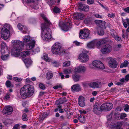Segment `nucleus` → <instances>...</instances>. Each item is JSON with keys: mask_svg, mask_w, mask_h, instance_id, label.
Segmentation results:
<instances>
[{"mask_svg": "<svg viewBox=\"0 0 129 129\" xmlns=\"http://www.w3.org/2000/svg\"><path fill=\"white\" fill-rule=\"evenodd\" d=\"M92 64L99 69H103L105 68L103 64L101 62L98 61H95L92 62Z\"/></svg>", "mask_w": 129, "mask_h": 129, "instance_id": "obj_14", "label": "nucleus"}, {"mask_svg": "<svg viewBox=\"0 0 129 129\" xmlns=\"http://www.w3.org/2000/svg\"><path fill=\"white\" fill-rule=\"evenodd\" d=\"M34 86L29 84L24 85L20 90V93L22 98L25 99L32 95L34 92Z\"/></svg>", "mask_w": 129, "mask_h": 129, "instance_id": "obj_3", "label": "nucleus"}, {"mask_svg": "<svg viewBox=\"0 0 129 129\" xmlns=\"http://www.w3.org/2000/svg\"><path fill=\"white\" fill-rule=\"evenodd\" d=\"M104 29H102V28L98 29V33L99 35L102 36L104 35V32L103 30Z\"/></svg>", "mask_w": 129, "mask_h": 129, "instance_id": "obj_43", "label": "nucleus"}, {"mask_svg": "<svg viewBox=\"0 0 129 129\" xmlns=\"http://www.w3.org/2000/svg\"><path fill=\"white\" fill-rule=\"evenodd\" d=\"M108 16L111 18H113L115 16V15L114 13L109 14L108 15Z\"/></svg>", "mask_w": 129, "mask_h": 129, "instance_id": "obj_58", "label": "nucleus"}, {"mask_svg": "<svg viewBox=\"0 0 129 129\" xmlns=\"http://www.w3.org/2000/svg\"><path fill=\"white\" fill-rule=\"evenodd\" d=\"M129 63L127 60H125L123 63H122L120 66V67L121 68L123 67H126L128 65Z\"/></svg>", "mask_w": 129, "mask_h": 129, "instance_id": "obj_37", "label": "nucleus"}, {"mask_svg": "<svg viewBox=\"0 0 129 129\" xmlns=\"http://www.w3.org/2000/svg\"><path fill=\"white\" fill-rule=\"evenodd\" d=\"M94 2V0H87V3L88 4H93Z\"/></svg>", "mask_w": 129, "mask_h": 129, "instance_id": "obj_62", "label": "nucleus"}, {"mask_svg": "<svg viewBox=\"0 0 129 129\" xmlns=\"http://www.w3.org/2000/svg\"><path fill=\"white\" fill-rule=\"evenodd\" d=\"M32 8H34V9L36 10L38 9H39V6L38 5V4H35L33 6Z\"/></svg>", "mask_w": 129, "mask_h": 129, "instance_id": "obj_60", "label": "nucleus"}, {"mask_svg": "<svg viewBox=\"0 0 129 129\" xmlns=\"http://www.w3.org/2000/svg\"><path fill=\"white\" fill-rule=\"evenodd\" d=\"M113 113V112H112L108 116L107 118L108 120L110 121L111 119Z\"/></svg>", "mask_w": 129, "mask_h": 129, "instance_id": "obj_54", "label": "nucleus"}, {"mask_svg": "<svg viewBox=\"0 0 129 129\" xmlns=\"http://www.w3.org/2000/svg\"><path fill=\"white\" fill-rule=\"evenodd\" d=\"M106 103L103 104L101 106L100 105V107L101 110L102 111H106Z\"/></svg>", "mask_w": 129, "mask_h": 129, "instance_id": "obj_39", "label": "nucleus"}, {"mask_svg": "<svg viewBox=\"0 0 129 129\" xmlns=\"http://www.w3.org/2000/svg\"><path fill=\"white\" fill-rule=\"evenodd\" d=\"M1 37L4 39H7L9 37L10 31L1 29Z\"/></svg>", "mask_w": 129, "mask_h": 129, "instance_id": "obj_13", "label": "nucleus"}, {"mask_svg": "<svg viewBox=\"0 0 129 129\" xmlns=\"http://www.w3.org/2000/svg\"><path fill=\"white\" fill-rule=\"evenodd\" d=\"M17 27L20 30H23L22 32L24 33H25L27 30V29L26 27H24V26L21 25L20 24H19Z\"/></svg>", "mask_w": 129, "mask_h": 129, "instance_id": "obj_24", "label": "nucleus"}, {"mask_svg": "<svg viewBox=\"0 0 129 129\" xmlns=\"http://www.w3.org/2000/svg\"><path fill=\"white\" fill-rule=\"evenodd\" d=\"M13 111V109L11 106H8L4 108L2 112L3 115H6L11 114Z\"/></svg>", "mask_w": 129, "mask_h": 129, "instance_id": "obj_10", "label": "nucleus"}, {"mask_svg": "<svg viewBox=\"0 0 129 129\" xmlns=\"http://www.w3.org/2000/svg\"><path fill=\"white\" fill-rule=\"evenodd\" d=\"M90 83L84 82L83 83L82 85L84 87L87 86H89L90 87Z\"/></svg>", "mask_w": 129, "mask_h": 129, "instance_id": "obj_59", "label": "nucleus"}, {"mask_svg": "<svg viewBox=\"0 0 129 129\" xmlns=\"http://www.w3.org/2000/svg\"><path fill=\"white\" fill-rule=\"evenodd\" d=\"M5 85L7 88L13 87V85H12L11 82L9 80H7L6 81Z\"/></svg>", "mask_w": 129, "mask_h": 129, "instance_id": "obj_35", "label": "nucleus"}, {"mask_svg": "<svg viewBox=\"0 0 129 129\" xmlns=\"http://www.w3.org/2000/svg\"><path fill=\"white\" fill-rule=\"evenodd\" d=\"M114 38L117 41H120L121 40V39L119 37L117 36V35L116 36H115Z\"/></svg>", "mask_w": 129, "mask_h": 129, "instance_id": "obj_61", "label": "nucleus"}, {"mask_svg": "<svg viewBox=\"0 0 129 129\" xmlns=\"http://www.w3.org/2000/svg\"><path fill=\"white\" fill-rule=\"evenodd\" d=\"M35 44V42L34 40H33L29 43L27 44L26 48L28 50L32 49L34 47Z\"/></svg>", "mask_w": 129, "mask_h": 129, "instance_id": "obj_18", "label": "nucleus"}, {"mask_svg": "<svg viewBox=\"0 0 129 129\" xmlns=\"http://www.w3.org/2000/svg\"><path fill=\"white\" fill-rule=\"evenodd\" d=\"M111 34L113 37H114L115 36H116L117 35V33L114 30H111Z\"/></svg>", "mask_w": 129, "mask_h": 129, "instance_id": "obj_46", "label": "nucleus"}, {"mask_svg": "<svg viewBox=\"0 0 129 129\" xmlns=\"http://www.w3.org/2000/svg\"><path fill=\"white\" fill-rule=\"evenodd\" d=\"M107 59L109 60V65L110 67L114 68L117 67L118 63L114 58L111 57H108Z\"/></svg>", "mask_w": 129, "mask_h": 129, "instance_id": "obj_8", "label": "nucleus"}, {"mask_svg": "<svg viewBox=\"0 0 129 129\" xmlns=\"http://www.w3.org/2000/svg\"><path fill=\"white\" fill-rule=\"evenodd\" d=\"M70 62L69 61H66L63 63V65L64 67H68L70 65Z\"/></svg>", "mask_w": 129, "mask_h": 129, "instance_id": "obj_45", "label": "nucleus"}, {"mask_svg": "<svg viewBox=\"0 0 129 129\" xmlns=\"http://www.w3.org/2000/svg\"><path fill=\"white\" fill-rule=\"evenodd\" d=\"M40 51V49L38 47H36L33 50V51L34 53H36L39 52Z\"/></svg>", "mask_w": 129, "mask_h": 129, "instance_id": "obj_50", "label": "nucleus"}, {"mask_svg": "<svg viewBox=\"0 0 129 129\" xmlns=\"http://www.w3.org/2000/svg\"><path fill=\"white\" fill-rule=\"evenodd\" d=\"M30 54V51H25L23 52H22L21 53H20V52L19 53L17 56H15L17 57L20 55L21 56L23 57H25L28 56Z\"/></svg>", "mask_w": 129, "mask_h": 129, "instance_id": "obj_21", "label": "nucleus"}, {"mask_svg": "<svg viewBox=\"0 0 129 129\" xmlns=\"http://www.w3.org/2000/svg\"><path fill=\"white\" fill-rule=\"evenodd\" d=\"M10 94L9 93H7L5 96L4 97V99H6V100L10 98Z\"/></svg>", "mask_w": 129, "mask_h": 129, "instance_id": "obj_55", "label": "nucleus"}, {"mask_svg": "<svg viewBox=\"0 0 129 129\" xmlns=\"http://www.w3.org/2000/svg\"><path fill=\"white\" fill-rule=\"evenodd\" d=\"M122 125V123L121 122H119L117 123V124L116 126V127L117 129L120 128Z\"/></svg>", "mask_w": 129, "mask_h": 129, "instance_id": "obj_53", "label": "nucleus"}, {"mask_svg": "<svg viewBox=\"0 0 129 129\" xmlns=\"http://www.w3.org/2000/svg\"><path fill=\"white\" fill-rule=\"evenodd\" d=\"M53 11L54 12L56 13H59L61 12L60 9L56 6L54 7Z\"/></svg>", "mask_w": 129, "mask_h": 129, "instance_id": "obj_40", "label": "nucleus"}, {"mask_svg": "<svg viewBox=\"0 0 129 129\" xmlns=\"http://www.w3.org/2000/svg\"><path fill=\"white\" fill-rule=\"evenodd\" d=\"M78 58L80 61L83 63L87 62L89 60L88 56L86 54L84 53L80 54Z\"/></svg>", "mask_w": 129, "mask_h": 129, "instance_id": "obj_11", "label": "nucleus"}, {"mask_svg": "<svg viewBox=\"0 0 129 129\" xmlns=\"http://www.w3.org/2000/svg\"><path fill=\"white\" fill-rule=\"evenodd\" d=\"M41 16L45 22L41 25L42 38L44 40L50 41L51 38V31L49 27L51 24V23L44 14H41Z\"/></svg>", "mask_w": 129, "mask_h": 129, "instance_id": "obj_1", "label": "nucleus"}, {"mask_svg": "<svg viewBox=\"0 0 129 129\" xmlns=\"http://www.w3.org/2000/svg\"><path fill=\"white\" fill-rule=\"evenodd\" d=\"M20 128L19 125L18 124L15 125L12 129H20Z\"/></svg>", "mask_w": 129, "mask_h": 129, "instance_id": "obj_57", "label": "nucleus"}, {"mask_svg": "<svg viewBox=\"0 0 129 129\" xmlns=\"http://www.w3.org/2000/svg\"><path fill=\"white\" fill-rule=\"evenodd\" d=\"M51 51L54 54L62 55L65 53L64 50L62 48V45L59 42L55 43L52 46Z\"/></svg>", "mask_w": 129, "mask_h": 129, "instance_id": "obj_4", "label": "nucleus"}, {"mask_svg": "<svg viewBox=\"0 0 129 129\" xmlns=\"http://www.w3.org/2000/svg\"><path fill=\"white\" fill-rule=\"evenodd\" d=\"M79 9H80L81 10L85 11L86 10V9L87 10H88L89 8L87 6H85L84 5H83L82 4H80L79 6Z\"/></svg>", "mask_w": 129, "mask_h": 129, "instance_id": "obj_34", "label": "nucleus"}, {"mask_svg": "<svg viewBox=\"0 0 129 129\" xmlns=\"http://www.w3.org/2000/svg\"><path fill=\"white\" fill-rule=\"evenodd\" d=\"M50 62H51L53 66L55 67H58L60 65V63L59 62L52 59Z\"/></svg>", "mask_w": 129, "mask_h": 129, "instance_id": "obj_27", "label": "nucleus"}, {"mask_svg": "<svg viewBox=\"0 0 129 129\" xmlns=\"http://www.w3.org/2000/svg\"><path fill=\"white\" fill-rule=\"evenodd\" d=\"M1 53H3L4 52V49L6 47V44L4 42H2L1 44Z\"/></svg>", "mask_w": 129, "mask_h": 129, "instance_id": "obj_36", "label": "nucleus"}, {"mask_svg": "<svg viewBox=\"0 0 129 129\" xmlns=\"http://www.w3.org/2000/svg\"><path fill=\"white\" fill-rule=\"evenodd\" d=\"M9 56L8 54L4 56H1V59L3 60H7L9 58Z\"/></svg>", "mask_w": 129, "mask_h": 129, "instance_id": "obj_49", "label": "nucleus"}, {"mask_svg": "<svg viewBox=\"0 0 129 129\" xmlns=\"http://www.w3.org/2000/svg\"><path fill=\"white\" fill-rule=\"evenodd\" d=\"M59 25L63 30L67 31L70 27L71 24L68 22L64 23L63 22L60 21Z\"/></svg>", "mask_w": 129, "mask_h": 129, "instance_id": "obj_7", "label": "nucleus"}, {"mask_svg": "<svg viewBox=\"0 0 129 129\" xmlns=\"http://www.w3.org/2000/svg\"><path fill=\"white\" fill-rule=\"evenodd\" d=\"M122 21L123 23V25L125 28H127L128 26L129 27V19L126 18V20L122 18Z\"/></svg>", "mask_w": 129, "mask_h": 129, "instance_id": "obj_25", "label": "nucleus"}, {"mask_svg": "<svg viewBox=\"0 0 129 129\" xmlns=\"http://www.w3.org/2000/svg\"><path fill=\"white\" fill-rule=\"evenodd\" d=\"M106 111H108L112 109L113 107V105L111 103H106Z\"/></svg>", "mask_w": 129, "mask_h": 129, "instance_id": "obj_31", "label": "nucleus"}, {"mask_svg": "<svg viewBox=\"0 0 129 129\" xmlns=\"http://www.w3.org/2000/svg\"><path fill=\"white\" fill-rule=\"evenodd\" d=\"M11 42L14 46L11 54L14 56H17L19 52L23 49L24 44L23 42L18 40H13Z\"/></svg>", "mask_w": 129, "mask_h": 129, "instance_id": "obj_2", "label": "nucleus"}, {"mask_svg": "<svg viewBox=\"0 0 129 129\" xmlns=\"http://www.w3.org/2000/svg\"><path fill=\"white\" fill-rule=\"evenodd\" d=\"M90 87L93 88H97L100 87V82H93L90 83Z\"/></svg>", "mask_w": 129, "mask_h": 129, "instance_id": "obj_20", "label": "nucleus"}, {"mask_svg": "<svg viewBox=\"0 0 129 129\" xmlns=\"http://www.w3.org/2000/svg\"><path fill=\"white\" fill-rule=\"evenodd\" d=\"M27 115L25 113H24L23 114L22 119L23 121H26L28 120V119L27 118Z\"/></svg>", "mask_w": 129, "mask_h": 129, "instance_id": "obj_44", "label": "nucleus"}, {"mask_svg": "<svg viewBox=\"0 0 129 129\" xmlns=\"http://www.w3.org/2000/svg\"><path fill=\"white\" fill-rule=\"evenodd\" d=\"M73 70V69L71 67H69L67 68L64 69L63 71L64 73H71Z\"/></svg>", "mask_w": 129, "mask_h": 129, "instance_id": "obj_41", "label": "nucleus"}, {"mask_svg": "<svg viewBox=\"0 0 129 129\" xmlns=\"http://www.w3.org/2000/svg\"><path fill=\"white\" fill-rule=\"evenodd\" d=\"M75 19L78 20L82 19L83 18L84 15L81 13H75L74 15Z\"/></svg>", "mask_w": 129, "mask_h": 129, "instance_id": "obj_23", "label": "nucleus"}, {"mask_svg": "<svg viewBox=\"0 0 129 129\" xmlns=\"http://www.w3.org/2000/svg\"><path fill=\"white\" fill-rule=\"evenodd\" d=\"M85 99L82 96H80L78 100V103L80 106L83 107L85 106Z\"/></svg>", "mask_w": 129, "mask_h": 129, "instance_id": "obj_15", "label": "nucleus"}, {"mask_svg": "<svg viewBox=\"0 0 129 129\" xmlns=\"http://www.w3.org/2000/svg\"><path fill=\"white\" fill-rule=\"evenodd\" d=\"M24 62L27 67L31 65L32 62L31 59L28 58L25 59Z\"/></svg>", "mask_w": 129, "mask_h": 129, "instance_id": "obj_26", "label": "nucleus"}, {"mask_svg": "<svg viewBox=\"0 0 129 129\" xmlns=\"http://www.w3.org/2000/svg\"><path fill=\"white\" fill-rule=\"evenodd\" d=\"M95 22L97 25L99 26V28L106 29V23L104 21L96 20L95 21Z\"/></svg>", "mask_w": 129, "mask_h": 129, "instance_id": "obj_12", "label": "nucleus"}, {"mask_svg": "<svg viewBox=\"0 0 129 129\" xmlns=\"http://www.w3.org/2000/svg\"><path fill=\"white\" fill-rule=\"evenodd\" d=\"M90 33V31L88 29L81 30L80 31L79 36L81 39L86 38L89 36Z\"/></svg>", "mask_w": 129, "mask_h": 129, "instance_id": "obj_5", "label": "nucleus"}, {"mask_svg": "<svg viewBox=\"0 0 129 129\" xmlns=\"http://www.w3.org/2000/svg\"><path fill=\"white\" fill-rule=\"evenodd\" d=\"M78 119L80 122L83 123H84L85 121V117L83 116L80 115L78 116Z\"/></svg>", "mask_w": 129, "mask_h": 129, "instance_id": "obj_30", "label": "nucleus"}, {"mask_svg": "<svg viewBox=\"0 0 129 129\" xmlns=\"http://www.w3.org/2000/svg\"><path fill=\"white\" fill-rule=\"evenodd\" d=\"M13 79L14 81L17 82H20L22 80L21 78H19L17 77H14Z\"/></svg>", "mask_w": 129, "mask_h": 129, "instance_id": "obj_52", "label": "nucleus"}, {"mask_svg": "<svg viewBox=\"0 0 129 129\" xmlns=\"http://www.w3.org/2000/svg\"><path fill=\"white\" fill-rule=\"evenodd\" d=\"M95 41L94 40L88 43L87 44V47L90 48H93L95 46Z\"/></svg>", "mask_w": 129, "mask_h": 129, "instance_id": "obj_28", "label": "nucleus"}, {"mask_svg": "<svg viewBox=\"0 0 129 129\" xmlns=\"http://www.w3.org/2000/svg\"><path fill=\"white\" fill-rule=\"evenodd\" d=\"M26 3H30L34 2V0H24Z\"/></svg>", "mask_w": 129, "mask_h": 129, "instance_id": "obj_64", "label": "nucleus"}, {"mask_svg": "<svg viewBox=\"0 0 129 129\" xmlns=\"http://www.w3.org/2000/svg\"><path fill=\"white\" fill-rule=\"evenodd\" d=\"M122 36L124 39L127 38L128 36L129 35V33L127 31H126L125 33V30H122Z\"/></svg>", "mask_w": 129, "mask_h": 129, "instance_id": "obj_33", "label": "nucleus"}, {"mask_svg": "<svg viewBox=\"0 0 129 129\" xmlns=\"http://www.w3.org/2000/svg\"><path fill=\"white\" fill-rule=\"evenodd\" d=\"M93 112L97 115H99L101 113L102 111L100 107V104L96 103L93 105Z\"/></svg>", "mask_w": 129, "mask_h": 129, "instance_id": "obj_9", "label": "nucleus"}, {"mask_svg": "<svg viewBox=\"0 0 129 129\" xmlns=\"http://www.w3.org/2000/svg\"><path fill=\"white\" fill-rule=\"evenodd\" d=\"M112 50V47L109 44H107L103 46L101 48V51L102 53L107 54L109 53Z\"/></svg>", "mask_w": 129, "mask_h": 129, "instance_id": "obj_6", "label": "nucleus"}, {"mask_svg": "<svg viewBox=\"0 0 129 129\" xmlns=\"http://www.w3.org/2000/svg\"><path fill=\"white\" fill-rule=\"evenodd\" d=\"M86 70L85 67L84 66H79L75 68L74 71L76 72H85Z\"/></svg>", "mask_w": 129, "mask_h": 129, "instance_id": "obj_16", "label": "nucleus"}, {"mask_svg": "<svg viewBox=\"0 0 129 129\" xmlns=\"http://www.w3.org/2000/svg\"><path fill=\"white\" fill-rule=\"evenodd\" d=\"M2 29L10 31V30L12 29V27L9 24H4L3 27Z\"/></svg>", "mask_w": 129, "mask_h": 129, "instance_id": "obj_29", "label": "nucleus"}, {"mask_svg": "<svg viewBox=\"0 0 129 129\" xmlns=\"http://www.w3.org/2000/svg\"><path fill=\"white\" fill-rule=\"evenodd\" d=\"M43 58L44 60L48 62H50L52 59L49 58L48 55L47 54H44Z\"/></svg>", "mask_w": 129, "mask_h": 129, "instance_id": "obj_38", "label": "nucleus"}, {"mask_svg": "<svg viewBox=\"0 0 129 129\" xmlns=\"http://www.w3.org/2000/svg\"><path fill=\"white\" fill-rule=\"evenodd\" d=\"M39 86L40 88L41 89L45 90L46 89L45 86L43 83H40L39 84Z\"/></svg>", "mask_w": 129, "mask_h": 129, "instance_id": "obj_47", "label": "nucleus"}, {"mask_svg": "<svg viewBox=\"0 0 129 129\" xmlns=\"http://www.w3.org/2000/svg\"><path fill=\"white\" fill-rule=\"evenodd\" d=\"M94 16L97 18H102L101 15L97 14H94Z\"/></svg>", "mask_w": 129, "mask_h": 129, "instance_id": "obj_63", "label": "nucleus"}, {"mask_svg": "<svg viewBox=\"0 0 129 129\" xmlns=\"http://www.w3.org/2000/svg\"><path fill=\"white\" fill-rule=\"evenodd\" d=\"M71 90L72 92L75 91L78 92L81 90V88L79 84L74 85L71 87Z\"/></svg>", "mask_w": 129, "mask_h": 129, "instance_id": "obj_17", "label": "nucleus"}, {"mask_svg": "<svg viewBox=\"0 0 129 129\" xmlns=\"http://www.w3.org/2000/svg\"><path fill=\"white\" fill-rule=\"evenodd\" d=\"M120 113H115L114 115L115 116V118L116 119H120Z\"/></svg>", "mask_w": 129, "mask_h": 129, "instance_id": "obj_48", "label": "nucleus"}, {"mask_svg": "<svg viewBox=\"0 0 129 129\" xmlns=\"http://www.w3.org/2000/svg\"><path fill=\"white\" fill-rule=\"evenodd\" d=\"M95 42V45H96L97 48H100L101 45L105 43L104 40L102 39L100 40H94Z\"/></svg>", "mask_w": 129, "mask_h": 129, "instance_id": "obj_22", "label": "nucleus"}, {"mask_svg": "<svg viewBox=\"0 0 129 129\" xmlns=\"http://www.w3.org/2000/svg\"><path fill=\"white\" fill-rule=\"evenodd\" d=\"M129 110V105L128 104H126L125 106V108H124V110L126 112H127Z\"/></svg>", "mask_w": 129, "mask_h": 129, "instance_id": "obj_56", "label": "nucleus"}, {"mask_svg": "<svg viewBox=\"0 0 129 129\" xmlns=\"http://www.w3.org/2000/svg\"><path fill=\"white\" fill-rule=\"evenodd\" d=\"M78 73H75L72 75V79L75 82H77L79 81L81 77V75Z\"/></svg>", "mask_w": 129, "mask_h": 129, "instance_id": "obj_19", "label": "nucleus"}, {"mask_svg": "<svg viewBox=\"0 0 129 129\" xmlns=\"http://www.w3.org/2000/svg\"><path fill=\"white\" fill-rule=\"evenodd\" d=\"M31 40V38L29 36H25L23 38V41L24 42L26 43L29 41Z\"/></svg>", "mask_w": 129, "mask_h": 129, "instance_id": "obj_32", "label": "nucleus"}, {"mask_svg": "<svg viewBox=\"0 0 129 129\" xmlns=\"http://www.w3.org/2000/svg\"><path fill=\"white\" fill-rule=\"evenodd\" d=\"M53 76V73H47L46 77L48 80L51 79Z\"/></svg>", "mask_w": 129, "mask_h": 129, "instance_id": "obj_42", "label": "nucleus"}, {"mask_svg": "<svg viewBox=\"0 0 129 129\" xmlns=\"http://www.w3.org/2000/svg\"><path fill=\"white\" fill-rule=\"evenodd\" d=\"M120 119H123L127 116V115L125 113H121L120 114Z\"/></svg>", "mask_w": 129, "mask_h": 129, "instance_id": "obj_51", "label": "nucleus"}]
</instances>
